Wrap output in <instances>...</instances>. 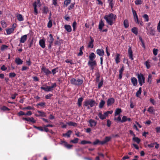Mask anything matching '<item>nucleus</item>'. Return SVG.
I'll return each mask as SVG.
<instances>
[{"instance_id":"19","label":"nucleus","mask_w":160,"mask_h":160,"mask_svg":"<svg viewBox=\"0 0 160 160\" xmlns=\"http://www.w3.org/2000/svg\"><path fill=\"white\" fill-rule=\"evenodd\" d=\"M104 26V24L103 22V21L101 19L99 22L98 25V29L100 30H102V28Z\"/></svg>"},{"instance_id":"50","label":"nucleus","mask_w":160,"mask_h":160,"mask_svg":"<svg viewBox=\"0 0 160 160\" xmlns=\"http://www.w3.org/2000/svg\"><path fill=\"white\" fill-rule=\"evenodd\" d=\"M78 140L79 139L78 138H76L73 140H71L70 142L75 144L77 143L78 142Z\"/></svg>"},{"instance_id":"29","label":"nucleus","mask_w":160,"mask_h":160,"mask_svg":"<svg viewBox=\"0 0 160 160\" xmlns=\"http://www.w3.org/2000/svg\"><path fill=\"white\" fill-rule=\"evenodd\" d=\"M18 20L20 22L23 21L24 18L22 15L19 14L16 16Z\"/></svg>"},{"instance_id":"63","label":"nucleus","mask_w":160,"mask_h":160,"mask_svg":"<svg viewBox=\"0 0 160 160\" xmlns=\"http://www.w3.org/2000/svg\"><path fill=\"white\" fill-rule=\"evenodd\" d=\"M8 46L6 45H2L1 49L2 51H4L5 49L8 48Z\"/></svg>"},{"instance_id":"25","label":"nucleus","mask_w":160,"mask_h":160,"mask_svg":"<svg viewBox=\"0 0 160 160\" xmlns=\"http://www.w3.org/2000/svg\"><path fill=\"white\" fill-rule=\"evenodd\" d=\"M120 54L119 53H117L116 55V57L115 58L116 63L117 64L120 61Z\"/></svg>"},{"instance_id":"36","label":"nucleus","mask_w":160,"mask_h":160,"mask_svg":"<svg viewBox=\"0 0 160 160\" xmlns=\"http://www.w3.org/2000/svg\"><path fill=\"white\" fill-rule=\"evenodd\" d=\"M67 124L69 126L75 127L77 126V123H76L72 122H69L67 123Z\"/></svg>"},{"instance_id":"2","label":"nucleus","mask_w":160,"mask_h":160,"mask_svg":"<svg viewBox=\"0 0 160 160\" xmlns=\"http://www.w3.org/2000/svg\"><path fill=\"white\" fill-rule=\"evenodd\" d=\"M70 83L72 85L79 86L83 83V80L82 79L78 78L76 79L73 78H71L70 80Z\"/></svg>"},{"instance_id":"5","label":"nucleus","mask_w":160,"mask_h":160,"mask_svg":"<svg viewBox=\"0 0 160 160\" xmlns=\"http://www.w3.org/2000/svg\"><path fill=\"white\" fill-rule=\"evenodd\" d=\"M137 75L139 84L140 86H142L145 83V78L144 75L141 73H138Z\"/></svg>"},{"instance_id":"42","label":"nucleus","mask_w":160,"mask_h":160,"mask_svg":"<svg viewBox=\"0 0 160 160\" xmlns=\"http://www.w3.org/2000/svg\"><path fill=\"white\" fill-rule=\"evenodd\" d=\"M48 7L45 6L43 7L42 11L43 13L47 14L48 12Z\"/></svg>"},{"instance_id":"57","label":"nucleus","mask_w":160,"mask_h":160,"mask_svg":"<svg viewBox=\"0 0 160 160\" xmlns=\"http://www.w3.org/2000/svg\"><path fill=\"white\" fill-rule=\"evenodd\" d=\"M113 0H108V1H110L109 2V5L112 8H113L114 5V3L113 2Z\"/></svg>"},{"instance_id":"28","label":"nucleus","mask_w":160,"mask_h":160,"mask_svg":"<svg viewBox=\"0 0 160 160\" xmlns=\"http://www.w3.org/2000/svg\"><path fill=\"white\" fill-rule=\"evenodd\" d=\"M105 103V102L103 100H101L99 105V107L100 108H103Z\"/></svg>"},{"instance_id":"49","label":"nucleus","mask_w":160,"mask_h":160,"mask_svg":"<svg viewBox=\"0 0 160 160\" xmlns=\"http://www.w3.org/2000/svg\"><path fill=\"white\" fill-rule=\"evenodd\" d=\"M145 64L147 69H149L150 68L151 66L149 64V62L148 60H147L145 62Z\"/></svg>"},{"instance_id":"15","label":"nucleus","mask_w":160,"mask_h":160,"mask_svg":"<svg viewBox=\"0 0 160 160\" xmlns=\"http://www.w3.org/2000/svg\"><path fill=\"white\" fill-rule=\"evenodd\" d=\"M131 80L133 85L136 86L138 84V80L135 77H132L131 78Z\"/></svg>"},{"instance_id":"54","label":"nucleus","mask_w":160,"mask_h":160,"mask_svg":"<svg viewBox=\"0 0 160 160\" xmlns=\"http://www.w3.org/2000/svg\"><path fill=\"white\" fill-rule=\"evenodd\" d=\"M72 146V145L69 144L67 142H66V143L64 145V147L68 149H70Z\"/></svg>"},{"instance_id":"21","label":"nucleus","mask_w":160,"mask_h":160,"mask_svg":"<svg viewBox=\"0 0 160 160\" xmlns=\"http://www.w3.org/2000/svg\"><path fill=\"white\" fill-rule=\"evenodd\" d=\"M27 35H24L22 36L21 38L20 42L21 43H24L27 39Z\"/></svg>"},{"instance_id":"43","label":"nucleus","mask_w":160,"mask_h":160,"mask_svg":"<svg viewBox=\"0 0 160 160\" xmlns=\"http://www.w3.org/2000/svg\"><path fill=\"white\" fill-rule=\"evenodd\" d=\"M0 109L3 111H9L10 110V109L5 106H2L0 108Z\"/></svg>"},{"instance_id":"1","label":"nucleus","mask_w":160,"mask_h":160,"mask_svg":"<svg viewBox=\"0 0 160 160\" xmlns=\"http://www.w3.org/2000/svg\"><path fill=\"white\" fill-rule=\"evenodd\" d=\"M116 18V16L112 13L106 15L104 17V19L106 20L107 23L111 26L113 24V21H115Z\"/></svg>"},{"instance_id":"53","label":"nucleus","mask_w":160,"mask_h":160,"mask_svg":"<svg viewBox=\"0 0 160 160\" xmlns=\"http://www.w3.org/2000/svg\"><path fill=\"white\" fill-rule=\"evenodd\" d=\"M71 0H65L64 1V4L66 6H67L70 3Z\"/></svg>"},{"instance_id":"9","label":"nucleus","mask_w":160,"mask_h":160,"mask_svg":"<svg viewBox=\"0 0 160 160\" xmlns=\"http://www.w3.org/2000/svg\"><path fill=\"white\" fill-rule=\"evenodd\" d=\"M146 29L147 30V34L148 35H154L155 31L154 29L152 27H150L149 28L147 27L146 28Z\"/></svg>"},{"instance_id":"22","label":"nucleus","mask_w":160,"mask_h":160,"mask_svg":"<svg viewBox=\"0 0 160 160\" xmlns=\"http://www.w3.org/2000/svg\"><path fill=\"white\" fill-rule=\"evenodd\" d=\"M15 62L17 65H19L22 64L23 61L20 58H17L15 59Z\"/></svg>"},{"instance_id":"62","label":"nucleus","mask_w":160,"mask_h":160,"mask_svg":"<svg viewBox=\"0 0 160 160\" xmlns=\"http://www.w3.org/2000/svg\"><path fill=\"white\" fill-rule=\"evenodd\" d=\"M142 2L141 0H136L135 2V3L136 5H140L142 3Z\"/></svg>"},{"instance_id":"64","label":"nucleus","mask_w":160,"mask_h":160,"mask_svg":"<svg viewBox=\"0 0 160 160\" xmlns=\"http://www.w3.org/2000/svg\"><path fill=\"white\" fill-rule=\"evenodd\" d=\"M127 121V117L125 116H124L122 118L121 122H123Z\"/></svg>"},{"instance_id":"10","label":"nucleus","mask_w":160,"mask_h":160,"mask_svg":"<svg viewBox=\"0 0 160 160\" xmlns=\"http://www.w3.org/2000/svg\"><path fill=\"white\" fill-rule=\"evenodd\" d=\"M22 120H26L30 122H32L33 123H36V121L34 118L32 117L31 118H22Z\"/></svg>"},{"instance_id":"13","label":"nucleus","mask_w":160,"mask_h":160,"mask_svg":"<svg viewBox=\"0 0 160 160\" xmlns=\"http://www.w3.org/2000/svg\"><path fill=\"white\" fill-rule=\"evenodd\" d=\"M111 137L110 136L106 137L104 138V140L103 141H102V142H101V145H103L106 143L107 142H108L111 140Z\"/></svg>"},{"instance_id":"59","label":"nucleus","mask_w":160,"mask_h":160,"mask_svg":"<svg viewBox=\"0 0 160 160\" xmlns=\"http://www.w3.org/2000/svg\"><path fill=\"white\" fill-rule=\"evenodd\" d=\"M75 5V3L74 2L72 3L70 5V6H69L68 7V10H70L72 9L74 7Z\"/></svg>"},{"instance_id":"37","label":"nucleus","mask_w":160,"mask_h":160,"mask_svg":"<svg viewBox=\"0 0 160 160\" xmlns=\"http://www.w3.org/2000/svg\"><path fill=\"white\" fill-rule=\"evenodd\" d=\"M98 116L101 120H103L106 118L104 114H102L101 112H99L98 114Z\"/></svg>"},{"instance_id":"11","label":"nucleus","mask_w":160,"mask_h":160,"mask_svg":"<svg viewBox=\"0 0 160 160\" xmlns=\"http://www.w3.org/2000/svg\"><path fill=\"white\" fill-rule=\"evenodd\" d=\"M132 51V49L131 47H129L128 50V54L129 58L131 60H133V58Z\"/></svg>"},{"instance_id":"3","label":"nucleus","mask_w":160,"mask_h":160,"mask_svg":"<svg viewBox=\"0 0 160 160\" xmlns=\"http://www.w3.org/2000/svg\"><path fill=\"white\" fill-rule=\"evenodd\" d=\"M57 86L56 83H52L51 86H47L46 87H41L40 88L41 89L43 90L46 92H52L54 90V88H55Z\"/></svg>"},{"instance_id":"8","label":"nucleus","mask_w":160,"mask_h":160,"mask_svg":"<svg viewBox=\"0 0 160 160\" xmlns=\"http://www.w3.org/2000/svg\"><path fill=\"white\" fill-rule=\"evenodd\" d=\"M41 72H43L47 76L52 73V72L45 66H42L41 68Z\"/></svg>"},{"instance_id":"27","label":"nucleus","mask_w":160,"mask_h":160,"mask_svg":"<svg viewBox=\"0 0 160 160\" xmlns=\"http://www.w3.org/2000/svg\"><path fill=\"white\" fill-rule=\"evenodd\" d=\"M54 40L52 35V34H49L48 38V42L53 43Z\"/></svg>"},{"instance_id":"52","label":"nucleus","mask_w":160,"mask_h":160,"mask_svg":"<svg viewBox=\"0 0 160 160\" xmlns=\"http://www.w3.org/2000/svg\"><path fill=\"white\" fill-rule=\"evenodd\" d=\"M154 111L153 107H150L148 110V111L151 113H152Z\"/></svg>"},{"instance_id":"39","label":"nucleus","mask_w":160,"mask_h":160,"mask_svg":"<svg viewBox=\"0 0 160 160\" xmlns=\"http://www.w3.org/2000/svg\"><path fill=\"white\" fill-rule=\"evenodd\" d=\"M101 142H102V141H100L99 139H96L95 141L93 142L92 143L94 145H96L97 144L101 145Z\"/></svg>"},{"instance_id":"12","label":"nucleus","mask_w":160,"mask_h":160,"mask_svg":"<svg viewBox=\"0 0 160 160\" xmlns=\"http://www.w3.org/2000/svg\"><path fill=\"white\" fill-rule=\"evenodd\" d=\"M115 102V99L114 98H108L107 101V105L108 106L111 105Z\"/></svg>"},{"instance_id":"33","label":"nucleus","mask_w":160,"mask_h":160,"mask_svg":"<svg viewBox=\"0 0 160 160\" xmlns=\"http://www.w3.org/2000/svg\"><path fill=\"white\" fill-rule=\"evenodd\" d=\"M131 31L132 32L136 35H137L138 34V30L136 27H134L133 28L131 29Z\"/></svg>"},{"instance_id":"17","label":"nucleus","mask_w":160,"mask_h":160,"mask_svg":"<svg viewBox=\"0 0 160 160\" xmlns=\"http://www.w3.org/2000/svg\"><path fill=\"white\" fill-rule=\"evenodd\" d=\"M88 122L90 124V126L91 127H94L96 126L97 123V122L91 119H90L89 120Z\"/></svg>"},{"instance_id":"61","label":"nucleus","mask_w":160,"mask_h":160,"mask_svg":"<svg viewBox=\"0 0 160 160\" xmlns=\"http://www.w3.org/2000/svg\"><path fill=\"white\" fill-rule=\"evenodd\" d=\"M135 22L138 24H140L141 26H142L143 24V23L142 21L141 20L140 21L138 19V21H135Z\"/></svg>"},{"instance_id":"20","label":"nucleus","mask_w":160,"mask_h":160,"mask_svg":"<svg viewBox=\"0 0 160 160\" xmlns=\"http://www.w3.org/2000/svg\"><path fill=\"white\" fill-rule=\"evenodd\" d=\"M96 55L93 52H91L89 55V61H94V59L96 58Z\"/></svg>"},{"instance_id":"34","label":"nucleus","mask_w":160,"mask_h":160,"mask_svg":"<svg viewBox=\"0 0 160 160\" xmlns=\"http://www.w3.org/2000/svg\"><path fill=\"white\" fill-rule=\"evenodd\" d=\"M14 31V29L12 28H11L6 30L7 33L8 35L11 34V33H12Z\"/></svg>"},{"instance_id":"14","label":"nucleus","mask_w":160,"mask_h":160,"mask_svg":"<svg viewBox=\"0 0 160 160\" xmlns=\"http://www.w3.org/2000/svg\"><path fill=\"white\" fill-rule=\"evenodd\" d=\"M132 12L133 13V18L134 19V21H138V16L137 15V14L136 13V11L133 9V8H132Z\"/></svg>"},{"instance_id":"31","label":"nucleus","mask_w":160,"mask_h":160,"mask_svg":"<svg viewBox=\"0 0 160 160\" xmlns=\"http://www.w3.org/2000/svg\"><path fill=\"white\" fill-rule=\"evenodd\" d=\"M72 132V131L71 130L68 131L66 133H63V136L66 137L67 136L68 138H69L70 137V135Z\"/></svg>"},{"instance_id":"35","label":"nucleus","mask_w":160,"mask_h":160,"mask_svg":"<svg viewBox=\"0 0 160 160\" xmlns=\"http://www.w3.org/2000/svg\"><path fill=\"white\" fill-rule=\"evenodd\" d=\"M142 17L144 19L145 22H148L149 21L148 16L147 14H144Z\"/></svg>"},{"instance_id":"4","label":"nucleus","mask_w":160,"mask_h":160,"mask_svg":"<svg viewBox=\"0 0 160 160\" xmlns=\"http://www.w3.org/2000/svg\"><path fill=\"white\" fill-rule=\"evenodd\" d=\"M95 104L97 105L98 103L93 99H90L85 100L84 102L83 106L87 107L88 105H89L91 107H92Z\"/></svg>"},{"instance_id":"45","label":"nucleus","mask_w":160,"mask_h":160,"mask_svg":"<svg viewBox=\"0 0 160 160\" xmlns=\"http://www.w3.org/2000/svg\"><path fill=\"white\" fill-rule=\"evenodd\" d=\"M33 127L40 131H44V129H43V127H37V126H36L35 125H34L33 126Z\"/></svg>"},{"instance_id":"51","label":"nucleus","mask_w":160,"mask_h":160,"mask_svg":"<svg viewBox=\"0 0 160 160\" xmlns=\"http://www.w3.org/2000/svg\"><path fill=\"white\" fill-rule=\"evenodd\" d=\"M77 26V22L75 21L74 22L72 23V26L73 27V31H75L76 30V28Z\"/></svg>"},{"instance_id":"38","label":"nucleus","mask_w":160,"mask_h":160,"mask_svg":"<svg viewBox=\"0 0 160 160\" xmlns=\"http://www.w3.org/2000/svg\"><path fill=\"white\" fill-rule=\"evenodd\" d=\"M142 92V88L140 87L139 88V90L136 93V96L137 97H138L141 95Z\"/></svg>"},{"instance_id":"41","label":"nucleus","mask_w":160,"mask_h":160,"mask_svg":"<svg viewBox=\"0 0 160 160\" xmlns=\"http://www.w3.org/2000/svg\"><path fill=\"white\" fill-rule=\"evenodd\" d=\"M92 143V142L90 141H88L86 140H82V141L81 142H80V144H82V145H84L86 144H91Z\"/></svg>"},{"instance_id":"60","label":"nucleus","mask_w":160,"mask_h":160,"mask_svg":"<svg viewBox=\"0 0 160 160\" xmlns=\"http://www.w3.org/2000/svg\"><path fill=\"white\" fill-rule=\"evenodd\" d=\"M18 115L19 116H21L22 115H25V113L22 111H20L18 113Z\"/></svg>"},{"instance_id":"58","label":"nucleus","mask_w":160,"mask_h":160,"mask_svg":"<svg viewBox=\"0 0 160 160\" xmlns=\"http://www.w3.org/2000/svg\"><path fill=\"white\" fill-rule=\"evenodd\" d=\"M16 76V74L14 72H11L9 74V77L11 78L15 77Z\"/></svg>"},{"instance_id":"7","label":"nucleus","mask_w":160,"mask_h":160,"mask_svg":"<svg viewBox=\"0 0 160 160\" xmlns=\"http://www.w3.org/2000/svg\"><path fill=\"white\" fill-rule=\"evenodd\" d=\"M88 65L90 67L91 70H93L94 67L97 65V62L95 60L89 61Z\"/></svg>"},{"instance_id":"56","label":"nucleus","mask_w":160,"mask_h":160,"mask_svg":"<svg viewBox=\"0 0 160 160\" xmlns=\"http://www.w3.org/2000/svg\"><path fill=\"white\" fill-rule=\"evenodd\" d=\"M52 26V22L51 20H50L48 23L47 27L48 28H51Z\"/></svg>"},{"instance_id":"40","label":"nucleus","mask_w":160,"mask_h":160,"mask_svg":"<svg viewBox=\"0 0 160 160\" xmlns=\"http://www.w3.org/2000/svg\"><path fill=\"white\" fill-rule=\"evenodd\" d=\"M84 47L83 46L81 47L79 49V52L78 54V56H81L82 55L83 53V52L82 51V50L84 49Z\"/></svg>"},{"instance_id":"24","label":"nucleus","mask_w":160,"mask_h":160,"mask_svg":"<svg viewBox=\"0 0 160 160\" xmlns=\"http://www.w3.org/2000/svg\"><path fill=\"white\" fill-rule=\"evenodd\" d=\"M40 114L39 115H36V116L37 117L41 116V117H46V114L44 112L38 110L37 111Z\"/></svg>"},{"instance_id":"55","label":"nucleus","mask_w":160,"mask_h":160,"mask_svg":"<svg viewBox=\"0 0 160 160\" xmlns=\"http://www.w3.org/2000/svg\"><path fill=\"white\" fill-rule=\"evenodd\" d=\"M58 68H56L52 70V72L53 75H54L56 73V72H58Z\"/></svg>"},{"instance_id":"47","label":"nucleus","mask_w":160,"mask_h":160,"mask_svg":"<svg viewBox=\"0 0 160 160\" xmlns=\"http://www.w3.org/2000/svg\"><path fill=\"white\" fill-rule=\"evenodd\" d=\"M23 110H34V108L33 107L28 106L26 107L23 108H22Z\"/></svg>"},{"instance_id":"26","label":"nucleus","mask_w":160,"mask_h":160,"mask_svg":"<svg viewBox=\"0 0 160 160\" xmlns=\"http://www.w3.org/2000/svg\"><path fill=\"white\" fill-rule=\"evenodd\" d=\"M83 100V98L81 97L78 99L77 104L78 107H80L82 104V102Z\"/></svg>"},{"instance_id":"18","label":"nucleus","mask_w":160,"mask_h":160,"mask_svg":"<svg viewBox=\"0 0 160 160\" xmlns=\"http://www.w3.org/2000/svg\"><path fill=\"white\" fill-rule=\"evenodd\" d=\"M45 41L43 39H41L39 41V44L40 47L42 48H44L45 47Z\"/></svg>"},{"instance_id":"44","label":"nucleus","mask_w":160,"mask_h":160,"mask_svg":"<svg viewBox=\"0 0 160 160\" xmlns=\"http://www.w3.org/2000/svg\"><path fill=\"white\" fill-rule=\"evenodd\" d=\"M123 24L124 27L126 28H128L129 26L128 21L127 20H125L123 22Z\"/></svg>"},{"instance_id":"6","label":"nucleus","mask_w":160,"mask_h":160,"mask_svg":"<svg viewBox=\"0 0 160 160\" xmlns=\"http://www.w3.org/2000/svg\"><path fill=\"white\" fill-rule=\"evenodd\" d=\"M96 53L97 54L101 57L100 58V64L101 65H102L103 62V57L104 54V51L102 49H98L96 51Z\"/></svg>"},{"instance_id":"16","label":"nucleus","mask_w":160,"mask_h":160,"mask_svg":"<svg viewBox=\"0 0 160 160\" xmlns=\"http://www.w3.org/2000/svg\"><path fill=\"white\" fill-rule=\"evenodd\" d=\"M90 38L91 41L89 42L88 46V48H92L93 47V43L94 42V40L91 37H90Z\"/></svg>"},{"instance_id":"46","label":"nucleus","mask_w":160,"mask_h":160,"mask_svg":"<svg viewBox=\"0 0 160 160\" xmlns=\"http://www.w3.org/2000/svg\"><path fill=\"white\" fill-rule=\"evenodd\" d=\"M103 78L101 79V81L99 83L98 85V88L100 89L103 84Z\"/></svg>"},{"instance_id":"32","label":"nucleus","mask_w":160,"mask_h":160,"mask_svg":"<svg viewBox=\"0 0 160 160\" xmlns=\"http://www.w3.org/2000/svg\"><path fill=\"white\" fill-rule=\"evenodd\" d=\"M122 110L121 108H117L116 110L114 113L115 116H116L120 114L122 112Z\"/></svg>"},{"instance_id":"48","label":"nucleus","mask_w":160,"mask_h":160,"mask_svg":"<svg viewBox=\"0 0 160 160\" xmlns=\"http://www.w3.org/2000/svg\"><path fill=\"white\" fill-rule=\"evenodd\" d=\"M152 76L151 74H149L148 76V82L149 84H151V81H152Z\"/></svg>"},{"instance_id":"30","label":"nucleus","mask_w":160,"mask_h":160,"mask_svg":"<svg viewBox=\"0 0 160 160\" xmlns=\"http://www.w3.org/2000/svg\"><path fill=\"white\" fill-rule=\"evenodd\" d=\"M132 140L136 142L137 144H139L141 141V140L139 138L137 137H134L132 138Z\"/></svg>"},{"instance_id":"23","label":"nucleus","mask_w":160,"mask_h":160,"mask_svg":"<svg viewBox=\"0 0 160 160\" xmlns=\"http://www.w3.org/2000/svg\"><path fill=\"white\" fill-rule=\"evenodd\" d=\"M64 28L68 32H70L72 31V28L70 25H65L64 26Z\"/></svg>"}]
</instances>
